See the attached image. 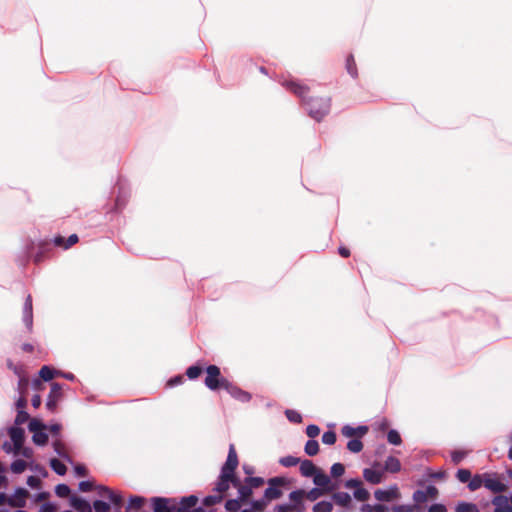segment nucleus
<instances>
[{"label": "nucleus", "mask_w": 512, "mask_h": 512, "mask_svg": "<svg viewBox=\"0 0 512 512\" xmlns=\"http://www.w3.org/2000/svg\"><path fill=\"white\" fill-rule=\"evenodd\" d=\"M242 504L243 503L238 498L228 499L225 502V509L228 512H237L238 510H240Z\"/></svg>", "instance_id": "nucleus-40"}, {"label": "nucleus", "mask_w": 512, "mask_h": 512, "mask_svg": "<svg viewBox=\"0 0 512 512\" xmlns=\"http://www.w3.org/2000/svg\"><path fill=\"white\" fill-rule=\"evenodd\" d=\"M28 429L34 434L40 430H47V425L42 420L33 418L28 423Z\"/></svg>", "instance_id": "nucleus-33"}, {"label": "nucleus", "mask_w": 512, "mask_h": 512, "mask_svg": "<svg viewBox=\"0 0 512 512\" xmlns=\"http://www.w3.org/2000/svg\"><path fill=\"white\" fill-rule=\"evenodd\" d=\"M231 476L232 475L230 474H227L225 476V474L221 472L214 490L217 491L218 493H225L226 491H228L230 487L229 480H231Z\"/></svg>", "instance_id": "nucleus-21"}, {"label": "nucleus", "mask_w": 512, "mask_h": 512, "mask_svg": "<svg viewBox=\"0 0 512 512\" xmlns=\"http://www.w3.org/2000/svg\"><path fill=\"white\" fill-rule=\"evenodd\" d=\"M151 501L153 505V512H176V506L171 504L173 499L153 497Z\"/></svg>", "instance_id": "nucleus-9"}, {"label": "nucleus", "mask_w": 512, "mask_h": 512, "mask_svg": "<svg viewBox=\"0 0 512 512\" xmlns=\"http://www.w3.org/2000/svg\"><path fill=\"white\" fill-rule=\"evenodd\" d=\"M29 492L23 487H17L12 496L9 497V506L23 508L26 506V499Z\"/></svg>", "instance_id": "nucleus-10"}, {"label": "nucleus", "mask_w": 512, "mask_h": 512, "mask_svg": "<svg viewBox=\"0 0 512 512\" xmlns=\"http://www.w3.org/2000/svg\"><path fill=\"white\" fill-rule=\"evenodd\" d=\"M320 433V428L315 424H309L306 427V434L309 438L314 439Z\"/></svg>", "instance_id": "nucleus-54"}, {"label": "nucleus", "mask_w": 512, "mask_h": 512, "mask_svg": "<svg viewBox=\"0 0 512 512\" xmlns=\"http://www.w3.org/2000/svg\"><path fill=\"white\" fill-rule=\"evenodd\" d=\"M8 434L14 444V454L18 455L25 441V431L18 426H11L8 428Z\"/></svg>", "instance_id": "nucleus-5"}, {"label": "nucleus", "mask_w": 512, "mask_h": 512, "mask_svg": "<svg viewBox=\"0 0 512 512\" xmlns=\"http://www.w3.org/2000/svg\"><path fill=\"white\" fill-rule=\"evenodd\" d=\"M393 512H413V507L411 505H395L392 508Z\"/></svg>", "instance_id": "nucleus-64"}, {"label": "nucleus", "mask_w": 512, "mask_h": 512, "mask_svg": "<svg viewBox=\"0 0 512 512\" xmlns=\"http://www.w3.org/2000/svg\"><path fill=\"white\" fill-rule=\"evenodd\" d=\"M362 486V482L359 478H351L346 480L345 487L348 489H358V487Z\"/></svg>", "instance_id": "nucleus-60"}, {"label": "nucleus", "mask_w": 512, "mask_h": 512, "mask_svg": "<svg viewBox=\"0 0 512 512\" xmlns=\"http://www.w3.org/2000/svg\"><path fill=\"white\" fill-rule=\"evenodd\" d=\"M319 468L308 459L300 461V473L303 477H313Z\"/></svg>", "instance_id": "nucleus-19"}, {"label": "nucleus", "mask_w": 512, "mask_h": 512, "mask_svg": "<svg viewBox=\"0 0 512 512\" xmlns=\"http://www.w3.org/2000/svg\"><path fill=\"white\" fill-rule=\"evenodd\" d=\"M347 449L352 453H359L363 449V443L358 438L351 439L347 443Z\"/></svg>", "instance_id": "nucleus-38"}, {"label": "nucleus", "mask_w": 512, "mask_h": 512, "mask_svg": "<svg viewBox=\"0 0 512 512\" xmlns=\"http://www.w3.org/2000/svg\"><path fill=\"white\" fill-rule=\"evenodd\" d=\"M482 485H484V474H476L473 477L471 476L468 482V489L470 491H476L481 488Z\"/></svg>", "instance_id": "nucleus-30"}, {"label": "nucleus", "mask_w": 512, "mask_h": 512, "mask_svg": "<svg viewBox=\"0 0 512 512\" xmlns=\"http://www.w3.org/2000/svg\"><path fill=\"white\" fill-rule=\"evenodd\" d=\"M71 489L67 484L60 483L55 487V494L60 498H66L70 495Z\"/></svg>", "instance_id": "nucleus-44"}, {"label": "nucleus", "mask_w": 512, "mask_h": 512, "mask_svg": "<svg viewBox=\"0 0 512 512\" xmlns=\"http://www.w3.org/2000/svg\"><path fill=\"white\" fill-rule=\"evenodd\" d=\"M455 512H480V510L474 503L460 501L455 507Z\"/></svg>", "instance_id": "nucleus-26"}, {"label": "nucleus", "mask_w": 512, "mask_h": 512, "mask_svg": "<svg viewBox=\"0 0 512 512\" xmlns=\"http://www.w3.org/2000/svg\"><path fill=\"white\" fill-rule=\"evenodd\" d=\"M50 467L51 469L59 476H64L67 472V467L66 465L60 461L59 459L57 458H52L50 459Z\"/></svg>", "instance_id": "nucleus-25"}, {"label": "nucleus", "mask_w": 512, "mask_h": 512, "mask_svg": "<svg viewBox=\"0 0 512 512\" xmlns=\"http://www.w3.org/2000/svg\"><path fill=\"white\" fill-rule=\"evenodd\" d=\"M305 497L304 489H296L289 493V499L291 503H288L294 512H304L305 504L303 502V498Z\"/></svg>", "instance_id": "nucleus-7"}, {"label": "nucleus", "mask_w": 512, "mask_h": 512, "mask_svg": "<svg viewBox=\"0 0 512 512\" xmlns=\"http://www.w3.org/2000/svg\"><path fill=\"white\" fill-rule=\"evenodd\" d=\"M289 484L288 478L284 476H276L268 479V487L264 491L265 500L271 501L279 499L282 496L280 487H285Z\"/></svg>", "instance_id": "nucleus-3"}, {"label": "nucleus", "mask_w": 512, "mask_h": 512, "mask_svg": "<svg viewBox=\"0 0 512 512\" xmlns=\"http://www.w3.org/2000/svg\"><path fill=\"white\" fill-rule=\"evenodd\" d=\"M225 390L230 394L232 398L242 403H247L252 398V395L249 392L242 390L232 382L228 383Z\"/></svg>", "instance_id": "nucleus-11"}, {"label": "nucleus", "mask_w": 512, "mask_h": 512, "mask_svg": "<svg viewBox=\"0 0 512 512\" xmlns=\"http://www.w3.org/2000/svg\"><path fill=\"white\" fill-rule=\"evenodd\" d=\"M57 506L52 502H46L40 506L39 512H56Z\"/></svg>", "instance_id": "nucleus-62"}, {"label": "nucleus", "mask_w": 512, "mask_h": 512, "mask_svg": "<svg viewBox=\"0 0 512 512\" xmlns=\"http://www.w3.org/2000/svg\"><path fill=\"white\" fill-rule=\"evenodd\" d=\"M29 419H30V415L28 414V412H26L25 410H18L13 426L20 427V425L24 424Z\"/></svg>", "instance_id": "nucleus-47"}, {"label": "nucleus", "mask_w": 512, "mask_h": 512, "mask_svg": "<svg viewBox=\"0 0 512 512\" xmlns=\"http://www.w3.org/2000/svg\"><path fill=\"white\" fill-rule=\"evenodd\" d=\"M52 446H53V449H54V452L59 456L61 457L62 459H64L66 462H68L69 464L71 465H74V461L73 459L71 458V456L65 451L64 449V444L60 441V440H55L53 443H52Z\"/></svg>", "instance_id": "nucleus-20"}, {"label": "nucleus", "mask_w": 512, "mask_h": 512, "mask_svg": "<svg viewBox=\"0 0 512 512\" xmlns=\"http://www.w3.org/2000/svg\"><path fill=\"white\" fill-rule=\"evenodd\" d=\"M223 500V496L221 494L219 495H208L203 498L202 503L206 507H210L213 505H216L220 503Z\"/></svg>", "instance_id": "nucleus-43"}, {"label": "nucleus", "mask_w": 512, "mask_h": 512, "mask_svg": "<svg viewBox=\"0 0 512 512\" xmlns=\"http://www.w3.org/2000/svg\"><path fill=\"white\" fill-rule=\"evenodd\" d=\"M26 468L27 463L22 459H16L10 465V469L14 474H21L25 471Z\"/></svg>", "instance_id": "nucleus-36"}, {"label": "nucleus", "mask_w": 512, "mask_h": 512, "mask_svg": "<svg viewBox=\"0 0 512 512\" xmlns=\"http://www.w3.org/2000/svg\"><path fill=\"white\" fill-rule=\"evenodd\" d=\"M205 371L207 375L204 380V384L211 391H217L221 388L225 389L230 382L221 375V370L216 365H208Z\"/></svg>", "instance_id": "nucleus-2"}, {"label": "nucleus", "mask_w": 512, "mask_h": 512, "mask_svg": "<svg viewBox=\"0 0 512 512\" xmlns=\"http://www.w3.org/2000/svg\"><path fill=\"white\" fill-rule=\"evenodd\" d=\"M252 494H253V490L250 487H248L246 484H243L238 489V499L242 503L248 502V500L252 496Z\"/></svg>", "instance_id": "nucleus-34"}, {"label": "nucleus", "mask_w": 512, "mask_h": 512, "mask_svg": "<svg viewBox=\"0 0 512 512\" xmlns=\"http://www.w3.org/2000/svg\"><path fill=\"white\" fill-rule=\"evenodd\" d=\"M264 483V478L259 476H249L244 479V484H246L252 490L261 487Z\"/></svg>", "instance_id": "nucleus-32"}, {"label": "nucleus", "mask_w": 512, "mask_h": 512, "mask_svg": "<svg viewBox=\"0 0 512 512\" xmlns=\"http://www.w3.org/2000/svg\"><path fill=\"white\" fill-rule=\"evenodd\" d=\"M333 510V504L330 501H319L313 507V512H331Z\"/></svg>", "instance_id": "nucleus-35"}, {"label": "nucleus", "mask_w": 512, "mask_h": 512, "mask_svg": "<svg viewBox=\"0 0 512 512\" xmlns=\"http://www.w3.org/2000/svg\"><path fill=\"white\" fill-rule=\"evenodd\" d=\"M304 452L308 456H315L319 452L318 441L315 439H309L304 446Z\"/></svg>", "instance_id": "nucleus-31"}, {"label": "nucleus", "mask_w": 512, "mask_h": 512, "mask_svg": "<svg viewBox=\"0 0 512 512\" xmlns=\"http://www.w3.org/2000/svg\"><path fill=\"white\" fill-rule=\"evenodd\" d=\"M279 463L284 467H293L300 463V459L295 456L288 455L285 457H281L279 459Z\"/></svg>", "instance_id": "nucleus-42"}, {"label": "nucleus", "mask_w": 512, "mask_h": 512, "mask_svg": "<svg viewBox=\"0 0 512 512\" xmlns=\"http://www.w3.org/2000/svg\"><path fill=\"white\" fill-rule=\"evenodd\" d=\"M323 492H324L323 489L314 487L311 490H309L308 492L305 491V497L309 501H316L323 494Z\"/></svg>", "instance_id": "nucleus-52"}, {"label": "nucleus", "mask_w": 512, "mask_h": 512, "mask_svg": "<svg viewBox=\"0 0 512 512\" xmlns=\"http://www.w3.org/2000/svg\"><path fill=\"white\" fill-rule=\"evenodd\" d=\"M285 416L292 423L299 424V423L302 422V416L296 410L286 409L285 410Z\"/></svg>", "instance_id": "nucleus-46"}, {"label": "nucleus", "mask_w": 512, "mask_h": 512, "mask_svg": "<svg viewBox=\"0 0 512 512\" xmlns=\"http://www.w3.org/2000/svg\"><path fill=\"white\" fill-rule=\"evenodd\" d=\"M313 483L318 487L323 489L325 493H330L335 489V485L331 483L329 476L324 473L320 468L313 475Z\"/></svg>", "instance_id": "nucleus-6"}, {"label": "nucleus", "mask_w": 512, "mask_h": 512, "mask_svg": "<svg viewBox=\"0 0 512 512\" xmlns=\"http://www.w3.org/2000/svg\"><path fill=\"white\" fill-rule=\"evenodd\" d=\"M383 473L378 470H374L372 468H365L363 470L364 479L374 485L380 484L382 482Z\"/></svg>", "instance_id": "nucleus-18"}, {"label": "nucleus", "mask_w": 512, "mask_h": 512, "mask_svg": "<svg viewBox=\"0 0 512 512\" xmlns=\"http://www.w3.org/2000/svg\"><path fill=\"white\" fill-rule=\"evenodd\" d=\"M26 483L32 489H38L41 486V480L33 475L27 477Z\"/></svg>", "instance_id": "nucleus-57"}, {"label": "nucleus", "mask_w": 512, "mask_h": 512, "mask_svg": "<svg viewBox=\"0 0 512 512\" xmlns=\"http://www.w3.org/2000/svg\"><path fill=\"white\" fill-rule=\"evenodd\" d=\"M399 491L396 485L391 486L389 489H377L374 492V497L380 502H389L398 498Z\"/></svg>", "instance_id": "nucleus-13"}, {"label": "nucleus", "mask_w": 512, "mask_h": 512, "mask_svg": "<svg viewBox=\"0 0 512 512\" xmlns=\"http://www.w3.org/2000/svg\"><path fill=\"white\" fill-rule=\"evenodd\" d=\"M127 193L124 191L120 183H118V195L115 200V207L118 211L122 210L126 205Z\"/></svg>", "instance_id": "nucleus-29"}, {"label": "nucleus", "mask_w": 512, "mask_h": 512, "mask_svg": "<svg viewBox=\"0 0 512 512\" xmlns=\"http://www.w3.org/2000/svg\"><path fill=\"white\" fill-rule=\"evenodd\" d=\"M353 496L358 501H366V500H368L370 494L367 489L360 486V487H358V489L354 490Z\"/></svg>", "instance_id": "nucleus-49"}, {"label": "nucleus", "mask_w": 512, "mask_h": 512, "mask_svg": "<svg viewBox=\"0 0 512 512\" xmlns=\"http://www.w3.org/2000/svg\"><path fill=\"white\" fill-rule=\"evenodd\" d=\"M202 372H203V368L201 366H199V365H191L186 370V376L189 379L194 380V379L198 378L201 375Z\"/></svg>", "instance_id": "nucleus-41"}, {"label": "nucleus", "mask_w": 512, "mask_h": 512, "mask_svg": "<svg viewBox=\"0 0 512 512\" xmlns=\"http://www.w3.org/2000/svg\"><path fill=\"white\" fill-rule=\"evenodd\" d=\"M74 472L78 477H86L88 475V470L83 464H75Z\"/></svg>", "instance_id": "nucleus-61"}, {"label": "nucleus", "mask_w": 512, "mask_h": 512, "mask_svg": "<svg viewBox=\"0 0 512 512\" xmlns=\"http://www.w3.org/2000/svg\"><path fill=\"white\" fill-rule=\"evenodd\" d=\"M62 385L58 382H53L51 384V389L47 397L46 408L51 413H54L57 409L58 402L62 399Z\"/></svg>", "instance_id": "nucleus-4"}, {"label": "nucleus", "mask_w": 512, "mask_h": 512, "mask_svg": "<svg viewBox=\"0 0 512 512\" xmlns=\"http://www.w3.org/2000/svg\"><path fill=\"white\" fill-rule=\"evenodd\" d=\"M492 504L495 506L494 512H512V505L505 495L495 496L492 499Z\"/></svg>", "instance_id": "nucleus-16"}, {"label": "nucleus", "mask_w": 512, "mask_h": 512, "mask_svg": "<svg viewBox=\"0 0 512 512\" xmlns=\"http://www.w3.org/2000/svg\"><path fill=\"white\" fill-rule=\"evenodd\" d=\"M23 323L27 327L29 331L32 330L33 327V307H32V297L31 295H27L24 306H23Z\"/></svg>", "instance_id": "nucleus-15"}, {"label": "nucleus", "mask_w": 512, "mask_h": 512, "mask_svg": "<svg viewBox=\"0 0 512 512\" xmlns=\"http://www.w3.org/2000/svg\"><path fill=\"white\" fill-rule=\"evenodd\" d=\"M69 503L77 512H92V506L85 498L78 495H71Z\"/></svg>", "instance_id": "nucleus-14"}, {"label": "nucleus", "mask_w": 512, "mask_h": 512, "mask_svg": "<svg viewBox=\"0 0 512 512\" xmlns=\"http://www.w3.org/2000/svg\"><path fill=\"white\" fill-rule=\"evenodd\" d=\"M92 508L96 512H109L110 511V504L106 501L97 499L93 502Z\"/></svg>", "instance_id": "nucleus-48"}, {"label": "nucleus", "mask_w": 512, "mask_h": 512, "mask_svg": "<svg viewBox=\"0 0 512 512\" xmlns=\"http://www.w3.org/2000/svg\"><path fill=\"white\" fill-rule=\"evenodd\" d=\"M428 512H447V508L444 504L434 503L428 508Z\"/></svg>", "instance_id": "nucleus-63"}, {"label": "nucleus", "mask_w": 512, "mask_h": 512, "mask_svg": "<svg viewBox=\"0 0 512 512\" xmlns=\"http://www.w3.org/2000/svg\"><path fill=\"white\" fill-rule=\"evenodd\" d=\"M387 441L392 445H400L402 443L401 436L395 429L389 430L387 433Z\"/></svg>", "instance_id": "nucleus-45"}, {"label": "nucleus", "mask_w": 512, "mask_h": 512, "mask_svg": "<svg viewBox=\"0 0 512 512\" xmlns=\"http://www.w3.org/2000/svg\"><path fill=\"white\" fill-rule=\"evenodd\" d=\"M332 499L341 507L348 508L351 505V496L347 492H336L332 495Z\"/></svg>", "instance_id": "nucleus-22"}, {"label": "nucleus", "mask_w": 512, "mask_h": 512, "mask_svg": "<svg viewBox=\"0 0 512 512\" xmlns=\"http://www.w3.org/2000/svg\"><path fill=\"white\" fill-rule=\"evenodd\" d=\"M330 473L334 478L341 477L345 473V466L342 463H334L331 466Z\"/></svg>", "instance_id": "nucleus-50"}, {"label": "nucleus", "mask_w": 512, "mask_h": 512, "mask_svg": "<svg viewBox=\"0 0 512 512\" xmlns=\"http://www.w3.org/2000/svg\"><path fill=\"white\" fill-rule=\"evenodd\" d=\"M146 502V499L142 496L138 495H131L128 499V506L126 510L130 509H139L141 508Z\"/></svg>", "instance_id": "nucleus-28"}, {"label": "nucleus", "mask_w": 512, "mask_h": 512, "mask_svg": "<svg viewBox=\"0 0 512 512\" xmlns=\"http://www.w3.org/2000/svg\"><path fill=\"white\" fill-rule=\"evenodd\" d=\"M49 436L46 430H40L32 435V441L37 446H45L48 443Z\"/></svg>", "instance_id": "nucleus-27"}, {"label": "nucleus", "mask_w": 512, "mask_h": 512, "mask_svg": "<svg viewBox=\"0 0 512 512\" xmlns=\"http://www.w3.org/2000/svg\"><path fill=\"white\" fill-rule=\"evenodd\" d=\"M238 463H239V461H238V456H237L236 450L234 448V445L231 444L229 447L226 462L222 466L221 472H223L225 474V476L227 474L232 475L233 472H235V470L238 466Z\"/></svg>", "instance_id": "nucleus-8"}, {"label": "nucleus", "mask_w": 512, "mask_h": 512, "mask_svg": "<svg viewBox=\"0 0 512 512\" xmlns=\"http://www.w3.org/2000/svg\"><path fill=\"white\" fill-rule=\"evenodd\" d=\"M413 500L416 503H425L427 501V493L423 490H416L413 493Z\"/></svg>", "instance_id": "nucleus-56"}, {"label": "nucleus", "mask_w": 512, "mask_h": 512, "mask_svg": "<svg viewBox=\"0 0 512 512\" xmlns=\"http://www.w3.org/2000/svg\"><path fill=\"white\" fill-rule=\"evenodd\" d=\"M346 70L353 78L358 76L356 63L352 54H350L346 59Z\"/></svg>", "instance_id": "nucleus-37"}, {"label": "nucleus", "mask_w": 512, "mask_h": 512, "mask_svg": "<svg viewBox=\"0 0 512 512\" xmlns=\"http://www.w3.org/2000/svg\"><path fill=\"white\" fill-rule=\"evenodd\" d=\"M465 456L466 452L461 450H454L451 452V460L454 464H459Z\"/></svg>", "instance_id": "nucleus-55"}, {"label": "nucleus", "mask_w": 512, "mask_h": 512, "mask_svg": "<svg viewBox=\"0 0 512 512\" xmlns=\"http://www.w3.org/2000/svg\"><path fill=\"white\" fill-rule=\"evenodd\" d=\"M109 501L116 505V506H119L122 504V501H123V498L120 494L118 493H115L113 491H111L108 495H107Z\"/></svg>", "instance_id": "nucleus-59"}, {"label": "nucleus", "mask_w": 512, "mask_h": 512, "mask_svg": "<svg viewBox=\"0 0 512 512\" xmlns=\"http://www.w3.org/2000/svg\"><path fill=\"white\" fill-rule=\"evenodd\" d=\"M59 371L54 368L44 365L39 371V376L45 382L51 381L55 376H58Z\"/></svg>", "instance_id": "nucleus-24"}, {"label": "nucleus", "mask_w": 512, "mask_h": 512, "mask_svg": "<svg viewBox=\"0 0 512 512\" xmlns=\"http://www.w3.org/2000/svg\"><path fill=\"white\" fill-rule=\"evenodd\" d=\"M337 440L336 433L332 430H328L322 435V442L326 445H333Z\"/></svg>", "instance_id": "nucleus-51"}, {"label": "nucleus", "mask_w": 512, "mask_h": 512, "mask_svg": "<svg viewBox=\"0 0 512 512\" xmlns=\"http://www.w3.org/2000/svg\"><path fill=\"white\" fill-rule=\"evenodd\" d=\"M95 488L94 484L89 480L81 481L78 485V489L81 492H90Z\"/></svg>", "instance_id": "nucleus-58"}, {"label": "nucleus", "mask_w": 512, "mask_h": 512, "mask_svg": "<svg viewBox=\"0 0 512 512\" xmlns=\"http://www.w3.org/2000/svg\"><path fill=\"white\" fill-rule=\"evenodd\" d=\"M484 487L493 493H502L507 490V485L490 474H484Z\"/></svg>", "instance_id": "nucleus-12"}, {"label": "nucleus", "mask_w": 512, "mask_h": 512, "mask_svg": "<svg viewBox=\"0 0 512 512\" xmlns=\"http://www.w3.org/2000/svg\"><path fill=\"white\" fill-rule=\"evenodd\" d=\"M456 477L461 483H467L471 478V472L468 469H458Z\"/></svg>", "instance_id": "nucleus-53"}, {"label": "nucleus", "mask_w": 512, "mask_h": 512, "mask_svg": "<svg viewBox=\"0 0 512 512\" xmlns=\"http://www.w3.org/2000/svg\"><path fill=\"white\" fill-rule=\"evenodd\" d=\"M384 469L390 473H397L401 470V463L398 458L388 456L384 463Z\"/></svg>", "instance_id": "nucleus-23"}, {"label": "nucleus", "mask_w": 512, "mask_h": 512, "mask_svg": "<svg viewBox=\"0 0 512 512\" xmlns=\"http://www.w3.org/2000/svg\"><path fill=\"white\" fill-rule=\"evenodd\" d=\"M198 497L196 495H189L182 497L180 506L176 507V512H191L193 507L197 504Z\"/></svg>", "instance_id": "nucleus-17"}, {"label": "nucleus", "mask_w": 512, "mask_h": 512, "mask_svg": "<svg viewBox=\"0 0 512 512\" xmlns=\"http://www.w3.org/2000/svg\"><path fill=\"white\" fill-rule=\"evenodd\" d=\"M268 503V500H265L264 496L260 499H254L250 501V505L255 512H262L266 508Z\"/></svg>", "instance_id": "nucleus-39"}, {"label": "nucleus", "mask_w": 512, "mask_h": 512, "mask_svg": "<svg viewBox=\"0 0 512 512\" xmlns=\"http://www.w3.org/2000/svg\"><path fill=\"white\" fill-rule=\"evenodd\" d=\"M282 85L301 98L308 115L315 121L320 122L330 112L331 99L329 97L306 98L305 95L309 91V87L295 80H285Z\"/></svg>", "instance_id": "nucleus-1"}]
</instances>
